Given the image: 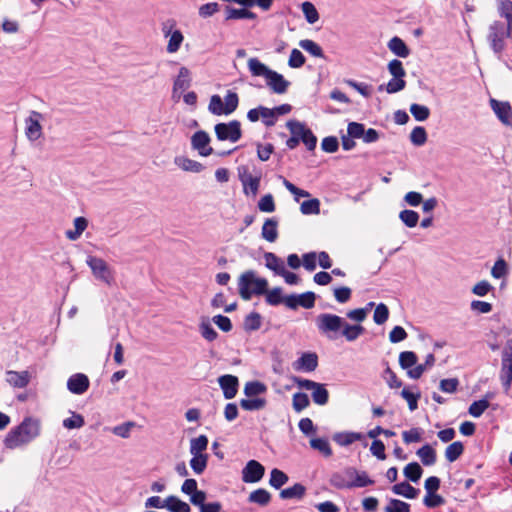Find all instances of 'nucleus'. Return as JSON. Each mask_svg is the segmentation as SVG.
Listing matches in <instances>:
<instances>
[{
	"label": "nucleus",
	"mask_w": 512,
	"mask_h": 512,
	"mask_svg": "<svg viewBox=\"0 0 512 512\" xmlns=\"http://www.w3.org/2000/svg\"><path fill=\"white\" fill-rule=\"evenodd\" d=\"M175 164L184 171L199 173L204 169V166L195 160L178 156L174 160Z\"/></svg>",
	"instance_id": "28"
},
{
	"label": "nucleus",
	"mask_w": 512,
	"mask_h": 512,
	"mask_svg": "<svg viewBox=\"0 0 512 512\" xmlns=\"http://www.w3.org/2000/svg\"><path fill=\"white\" fill-rule=\"evenodd\" d=\"M238 178L243 186L245 195L256 196L260 186V176H253L247 166L238 167Z\"/></svg>",
	"instance_id": "11"
},
{
	"label": "nucleus",
	"mask_w": 512,
	"mask_h": 512,
	"mask_svg": "<svg viewBox=\"0 0 512 512\" xmlns=\"http://www.w3.org/2000/svg\"><path fill=\"white\" fill-rule=\"evenodd\" d=\"M210 137L205 131H197L191 138L193 149L197 150L201 156H209L213 149L209 146Z\"/></svg>",
	"instance_id": "18"
},
{
	"label": "nucleus",
	"mask_w": 512,
	"mask_h": 512,
	"mask_svg": "<svg viewBox=\"0 0 512 512\" xmlns=\"http://www.w3.org/2000/svg\"><path fill=\"white\" fill-rule=\"evenodd\" d=\"M218 383L225 399H232L236 396L239 387V380L236 376L230 374L222 375L218 378Z\"/></svg>",
	"instance_id": "15"
},
{
	"label": "nucleus",
	"mask_w": 512,
	"mask_h": 512,
	"mask_svg": "<svg viewBox=\"0 0 512 512\" xmlns=\"http://www.w3.org/2000/svg\"><path fill=\"white\" fill-rule=\"evenodd\" d=\"M223 104L226 111V115H230L231 113H233L237 109L239 104V97L237 93L229 90L224 98Z\"/></svg>",
	"instance_id": "51"
},
{
	"label": "nucleus",
	"mask_w": 512,
	"mask_h": 512,
	"mask_svg": "<svg viewBox=\"0 0 512 512\" xmlns=\"http://www.w3.org/2000/svg\"><path fill=\"white\" fill-rule=\"evenodd\" d=\"M287 127L290 130L291 134L298 135L300 140L305 144L309 151L315 149L317 144V138L313 134V132L308 129L303 123L290 120L287 122Z\"/></svg>",
	"instance_id": "9"
},
{
	"label": "nucleus",
	"mask_w": 512,
	"mask_h": 512,
	"mask_svg": "<svg viewBox=\"0 0 512 512\" xmlns=\"http://www.w3.org/2000/svg\"><path fill=\"white\" fill-rule=\"evenodd\" d=\"M163 33L166 37L170 35L168 45H167V52L168 53L177 52L184 40L182 32L180 30H175L174 32H171V30H167L166 25H164Z\"/></svg>",
	"instance_id": "22"
},
{
	"label": "nucleus",
	"mask_w": 512,
	"mask_h": 512,
	"mask_svg": "<svg viewBox=\"0 0 512 512\" xmlns=\"http://www.w3.org/2000/svg\"><path fill=\"white\" fill-rule=\"evenodd\" d=\"M310 404L308 395L305 393H295L292 398V406L296 412H301L307 408Z\"/></svg>",
	"instance_id": "54"
},
{
	"label": "nucleus",
	"mask_w": 512,
	"mask_h": 512,
	"mask_svg": "<svg viewBox=\"0 0 512 512\" xmlns=\"http://www.w3.org/2000/svg\"><path fill=\"white\" fill-rule=\"evenodd\" d=\"M400 220L409 228H413L419 221V214L414 210L405 209L399 214Z\"/></svg>",
	"instance_id": "50"
},
{
	"label": "nucleus",
	"mask_w": 512,
	"mask_h": 512,
	"mask_svg": "<svg viewBox=\"0 0 512 512\" xmlns=\"http://www.w3.org/2000/svg\"><path fill=\"white\" fill-rule=\"evenodd\" d=\"M256 14L248 10L247 7L243 8H226V20H238V19H256Z\"/></svg>",
	"instance_id": "27"
},
{
	"label": "nucleus",
	"mask_w": 512,
	"mask_h": 512,
	"mask_svg": "<svg viewBox=\"0 0 512 512\" xmlns=\"http://www.w3.org/2000/svg\"><path fill=\"white\" fill-rule=\"evenodd\" d=\"M301 8L305 19L309 24H314L319 20V13L313 3L308 1L303 2Z\"/></svg>",
	"instance_id": "47"
},
{
	"label": "nucleus",
	"mask_w": 512,
	"mask_h": 512,
	"mask_svg": "<svg viewBox=\"0 0 512 512\" xmlns=\"http://www.w3.org/2000/svg\"><path fill=\"white\" fill-rule=\"evenodd\" d=\"M490 106L498 119L504 125H512V108L509 102L498 101L496 99H490Z\"/></svg>",
	"instance_id": "14"
},
{
	"label": "nucleus",
	"mask_w": 512,
	"mask_h": 512,
	"mask_svg": "<svg viewBox=\"0 0 512 512\" xmlns=\"http://www.w3.org/2000/svg\"><path fill=\"white\" fill-rule=\"evenodd\" d=\"M497 8L500 16L507 20L509 29H512V1L511 0H497Z\"/></svg>",
	"instance_id": "40"
},
{
	"label": "nucleus",
	"mask_w": 512,
	"mask_h": 512,
	"mask_svg": "<svg viewBox=\"0 0 512 512\" xmlns=\"http://www.w3.org/2000/svg\"><path fill=\"white\" fill-rule=\"evenodd\" d=\"M306 492V488L301 483H296L292 487L285 488L280 492L281 499H301Z\"/></svg>",
	"instance_id": "34"
},
{
	"label": "nucleus",
	"mask_w": 512,
	"mask_h": 512,
	"mask_svg": "<svg viewBox=\"0 0 512 512\" xmlns=\"http://www.w3.org/2000/svg\"><path fill=\"white\" fill-rule=\"evenodd\" d=\"M278 222L274 218L266 219L262 226L261 236L268 242H275L278 238Z\"/></svg>",
	"instance_id": "25"
},
{
	"label": "nucleus",
	"mask_w": 512,
	"mask_h": 512,
	"mask_svg": "<svg viewBox=\"0 0 512 512\" xmlns=\"http://www.w3.org/2000/svg\"><path fill=\"white\" fill-rule=\"evenodd\" d=\"M89 385V378L83 373L73 374L67 381L68 390L76 395L84 394L88 390Z\"/></svg>",
	"instance_id": "16"
},
{
	"label": "nucleus",
	"mask_w": 512,
	"mask_h": 512,
	"mask_svg": "<svg viewBox=\"0 0 512 512\" xmlns=\"http://www.w3.org/2000/svg\"><path fill=\"white\" fill-rule=\"evenodd\" d=\"M264 473L265 468L260 462L250 460L242 470V480L245 483H257L263 478Z\"/></svg>",
	"instance_id": "13"
},
{
	"label": "nucleus",
	"mask_w": 512,
	"mask_h": 512,
	"mask_svg": "<svg viewBox=\"0 0 512 512\" xmlns=\"http://www.w3.org/2000/svg\"><path fill=\"white\" fill-rule=\"evenodd\" d=\"M247 65L251 75L255 77H264L266 79L272 70L256 57L250 58Z\"/></svg>",
	"instance_id": "26"
},
{
	"label": "nucleus",
	"mask_w": 512,
	"mask_h": 512,
	"mask_svg": "<svg viewBox=\"0 0 512 512\" xmlns=\"http://www.w3.org/2000/svg\"><path fill=\"white\" fill-rule=\"evenodd\" d=\"M266 295V302L269 305L277 306L281 303H284L285 297L282 296V288L275 287L271 290H267L264 293Z\"/></svg>",
	"instance_id": "52"
},
{
	"label": "nucleus",
	"mask_w": 512,
	"mask_h": 512,
	"mask_svg": "<svg viewBox=\"0 0 512 512\" xmlns=\"http://www.w3.org/2000/svg\"><path fill=\"white\" fill-rule=\"evenodd\" d=\"M343 325L344 319L335 314L323 313L316 318L318 331L330 340L339 337Z\"/></svg>",
	"instance_id": "4"
},
{
	"label": "nucleus",
	"mask_w": 512,
	"mask_h": 512,
	"mask_svg": "<svg viewBox=\"0 0 512 512\" xmlns=\"http://www.w3.org/2000/svg\"><path fill=\"white\" fill-rule=\"evenodd\" d=\"M392 491L396 495L403 496L407 499H414L417 497V495L419 493L418 489L414 488L407 482H401V483L395 484L392 487Z\"/></svg>",
	"instance_id": "33"
},
{
	"label": "nucleus",
	"mask_w": 512,
	"mask_h": 512,
	"mask_svg": "<svg viewBox=\"0 0 512 512\" xmlns=\"http://www.w3.org/2000/svg\"><path fill=\"white\" fill-rule=\"evenodd\" d=\"M267 86L276 94H284L287 92L290 82L286 80L282 74L271 70L266 77Z\"/></svg>",
	"instance_id": "17"
},
{
	"label": "nucleus",
	"mask_w": 512,
	"mask_h": 512,
	"mask_svg": "<svg viewBox=\"0 0 512 512\" xmlns=\"http://www.w3.org/2000/svg\"><path fill=\"white\" fill-rule=\"evenodd\" d=\"M288 479V476L283 471L274 468L270 473L269 484L275 489H280L288 482Z\"/></svg>",
	"instance_id": "44"
},
{
	"label": "nucleus",
	"mask_w": 512,
	"mask_h": 512,
	"mask_svg": "<svg viewBox=\"0 0 512 512\" xmlns=\"http://www.w3.org/2000/svg\"><path fill=\"white\" fill-rule=\"evenodd\" d=\"M190 72L186 67H181L173 84L172 97L175 98L178 91L182 93L190 86Z\"/></svg>",
	"instance_id": "20"
},
{
	"label": "nucleus",
	"mask_w": 512,
	"mask_h": 512,
	"mask_svg": "<svg viewBox=\"0 0 512 512\" xmlns=\"http://www.w3.org/2000/svg\"><path fill=\"white\" fill-rule=\"evenodd\" d=\"M267 287L268 281L265 278L257 277L253 270L245 271L238 279L239 294L244 300H250L253 294H264Z\"/></svg>",
	"instance_id": "3"
},
{
	"label": "nucleus",
	"mask_w": 512,
	"mask_h": 512,
	"mask_svg": "<svg viewBox=\"0 0 512 512\" xmlns=\"http://www.w3.org/2000/svg\"><path fill=\"white\" fill-rule=\"evenodd\" d=\"M43 115L38 111H31L25 119V136L30 142H35L43 135L41 121Z\"/></svg>",
	"instance_id": "10"
},
{
	"label": "nucleus",
	"mask_w": 512,
	"mask_h": 512,
	"mask_svg": "<svg viewBox=\"0 0 512 512\" xmlns=\"http://www.w3.org/2000/svg\"><path fill=\"white\" fill-rule=\"evenodd\" d=\"M31 379V375L28 371H14L8 370L5 372L6 382L14 388H25Z\"/></svg>",
	"instance_id": "19"
},
{
	"label": "nucleus",
	"mask_w": 512,
	"mask_h": 512,
	"mask_svg": "<svg viewBox=\"0 0 512 512\" xmlns=\"http://www.w3.org/2000/svg\"><path fill=\"white\" fill-rule=\"evenodd\" d=\"M388 47L392 53L401 58H406L410 54V50L405 42L397 36L390 39L388 42Z\"/></svg>",
	"instance_id": "30"
},
{
	"label": "nucleus",
	"mask_w": 512,
	"mask_h": 512,
	"mask_svg": "<svg viewBox=\"0 0 512 512\" xmlns=\"http://www.w3.org/2000/svg\"><path fill=\"white\" fill-rule=\"evenodd\" d=\"M208 447V438L205 435L192 438L190 440L189 452L192 456L196 455H207L204 453Z\"/></svg>",
	"instance_id": "31"
},
{
	"label": "nucleus",
	"mask_w": 512,
	"mask_h": 512,
	"mask_svg": "<svg viewBox=\"0 0 512 512\" xmlns=\"http://www.w3.org/2000/svg\"><path fill=\"white\" fill-rule=\"evenodd\" d=\"M85 424L84 417L81 414L72 412V416L63 420V426L66 429H79Z\"/></svg>",
	"instance_id": "56"
},
{
	"label": "nucleus",
	"mask_w": 512,
	"mask_h": 512,
	"mask_svg": "<svg viewBox=\"0 0 512 512\" xmlns=\"http://www.w3.org/2000/svg\"><path fill=\"white\" fill-rule=\"evenodd\" d=\"M331 486L337 489H351L366 487L373 483L366 472H358L355 468H346L335 472L329 479Z\"/></svg>",
	"instance_id": "2"
},
{
	"label": "nucleus",
	"mask_w": 512,
	"mask_h": 512,
	"mask_svg": "<svg viewBox=\"0 0 512 512\" xmlns=\"http://www.w3.org/2000/svg\"><path fill=\"white\" fill-rule=\"evenodd\" d=\"M364 331L361 325H350L344 320V325L340 331V335L344 336L347 341L356 340Z\"/></svg>",
	"instance_id": "36"
},
{
	"label": "nucleus",
	"mask_w": 512,
	"mask_h": 512,
	"mask_svg": "<svg viewBox=\"0 0 512 512\" xmlns=\"http://www.w3.org/2000/svg\"><path fill=\"white\" fill-rule=\"evenodd\" d=\"M215 133L218 140H229L235 143L242 136L241 124L237 120L230 121L229 123H218L215 125Z\"/></svg>",
	"instance_id": "8"
},
{
	"label": "nucleus",
	"mask_w": 512,
	"mask_h": 512,
	"mask_svg": "<svg viewBox=\"0 0 512 512\" xmlns=\"http://www.w3.org/2000/svg\"><path fill=\"white\" fill-rule=\"evenodd\" d=\"M297 369H302L306 372L314 371L318 366V357L315 353H304L296 362Z\"/></svg>",
	"instance_id": "23"
},
{
	"label": "nucleus",
	"mask_w": 512,
	"mask_h": 512,
	"mask_svg": "<svg viewBox=\"0 0 512 512\" xmlns=\"http://www.w3.org/2000/svg\"><path fill=\"white\" fill-rule=\"evenodd\" d=\"M410 112L417 121H425L430 115V110L427 106L416 103L410 106Z\"/></svg>",
	"instance_id": "59"
},
{
	"label": "nucleus",
	"mask_w": 512,
	"mask_h": 512,
	"mask_svg": "<svg viewBox=\"0 0 512 512\" xmlns=\"http://www.w3.org/2000/svg\"><path fill=\"white\" fill-rule=\"evenodd\" d=\"M403 472L407 479L417 482L421 478L423 470L417 462H412L405 466Z\"/></svg>",
	"instance_id": "45"
},
{
	"label": "nucleus",
	"mask_w": 512,
	"mask_h": 512,
	"mask_svg": "<svg viewBox=\"0 0 512 512\" xmlns=\"http://www.w3.org/2000/svg\"><path fill=\"white\" fill-rule=\"evenodd\" d=\"M416 454L420 458L421 462L426 466H431L436 462V452L428 444L418 449Z\"/></svg>",
	"instance_id": "37"
},
{
	"label": "nucleus",
	"mask_w": 512,
	"mask_h": 512,
	"mask_svg": "<svg viewBox=\"0 0 512 512\" xmlns=\"http://www.w3.org/2000/svg\"><path fill=\"white\" fill-rule=\"evenodd\" d=\"M410 141L416 146H422L427 141V133L426 130L421 127H415L410 133Z\"/></svg>",
	"instance_id": "57"
},
{
	"label": "nucleus",
	"mask_w": 512,
	"mask_h": 512,
	"mask_svg": "<svg viewBox=\"0 0 512 512\" xmlns=\"http://www.w3.org/2000/svg\"><path fill=\"white\" fill-rule=\"evenodd\" d=\"M266 391H267L266 385L259 381L247 382L244 387V394L248 398H253L255 396L264 394Z\"/></svg>",
	"instance_id": "39"
},
{
	"label": "nucleus",
	"mask_w": 512,
	"mask_h": 512,
	"mask_svg": "<svg viewBox=\"0 0 512 512\" xmlns=\"http://www.w3.org/2000/svg\"><path fill=\"white\" fill-rule=\"evenodd\" d=\"M208 109L214 115H226L223 100L219 95H213L210 98Z\"/></svg>",
	"instance_id": "55"
},
{
	"label": "nucleus",
	"mask_w": 512,
	"mask_h": 512,
	"mask_svg": "<svg viewBox=\"0 0 512 512\" xmlns=\"http://www.w3.org/2000/svg\"><path fill=\"white\" fill-rule=\"evenodd\" d=\"M386 512H410V505L398 499H391L386 506Z\"/></svg>",
	"instance_id": "64"
},
{
	"label": "nucleus",
	"mask_w": 512,
	"mask_h": 512,
	"mask_svg": "<svg viewBox=\"0 0 512 512\" xmlns=\"http://www.w3.org/2000/svg\"><path fill=\"white\" fill-rule=\"evenodd\" d=\"M295 383L299 388L312 391V399L317 405H325L329 400V393L324 384L303 378H296Z\"/></svg>",
	"instance_id": "7"
},
{
	"label": "nucleus",
	"mask_w": 512,
	"mask_h": 512,
	"mask_svg": "<svg viewBox=\"0 0 512 512\" xmlns=\"http://www.w3.org/2000/svg\"><path fill=\"white\" fill-rule=\"evenodd\" d=\"M166 509L169 512H190L191 508L188 503L182 501L177 496L170 495L166 498Z\"/></svg>",
	"instance_id": "32"
},
{
	"label": "nucleus",
	"mask_w": 512,
	"mask_h": 512,
	"mask_svg": "<svg viewBox=\"0 0 512 512\" xmlns=\"http://www.w3.org/2000/svg\"><path fill=\"white\" fill-rule=\"evenodd\" d=\"M282 179V183L285 186V188L294 195V199L296 202L300 200V198H307L310 196V193L306 190L300 189L297 186H295L293 183L288 181L286 178L280 176Z\"/></svg>",
	"instance_id": "53"
},
{
	"label": "nucleus",
	"mask_w": 512,
	"mask_h": 512,
	"mask_svg": "<svg viewBox=\"0 0 512 512\" xmlns=\"http://www.w3.org/2000/svg\"><path fill=\"white\" fill-rule=\"evenodd\" d=\"M310 446L314 450L319 451L325 457H330L332 455V449L329 441L325 438H312L310 440Z\"/></svg>",
	"instance_id": "42"
},
{
	"label": "nucleus",
	"mask_w": 512,
	"mask_h": 512,
	"mask_svg": "<svg viewBox=\"0 0 512 512\" xmlns=\"http://www.w3.org/2000/svg\"><path fill=\"white\" fill-rule=\"evenodd\" d=\"M489 407V402L487 399H481V400H478V401H474L468 411H469V414L475 418H478L480 417L484 411Z\"/></svg>",
	"instance_id": "61"
},
{
	"label": "nucleus",
	"mask_w": 512,
	"mask_h": 512,
	"mask_svg": "<svg viewBox=\"0 0 512 512\" xmlns=\"http://www.w3.org/2000/svg\"><path fill=\"white\" fill-rule=\"evenodd\" d=\"M512 29H509V25L504 27V24L495 21L489 27L488 40L490 42V46L494 52L499 53L504 48V39L511 35Z\"/></svg>",
	"instance_id": "6"
},
{
	"label": "nucleus",
	"mask_w": 512,
	"mask_h": 512,
	"mask_svg": "<svg viewBox=\"0 0 512 512\" xmlns=\"http://www.w3.org/2000/svg\"><path fill=\"white\" fill-rule=\"evenodd\" d=\"M316 295L308 291L302 294H292L285 296L284 304L290 309H297L299 306L305 309H311L315 305Z\"/></svg>",
	"instance_id": "12"
},
{
	"label": "nucleus",
	"mask_w": 512,
	"mask_h": 512,
	"mask_svg": "<svg viewBox=\"0 0 512 512\" xmlns=\"http://www.w3.org/2000/svg\"><path fill=\"white\" fill-rule=\"evenodd\" d=\"M463 444L459 441L453 442L447 446L445 450V457L449 462L456 461L463 453Z\"/></svg>",
	"instance_id": "46"
},
{
	"label": "nucleus",
	"mask_w": 512,
	"mask_h": 512,
	"mask_svg": "<svg viewBox=\"0 0 512 512\" xmlns=\"http://www.w3.org/2000/svg\"><path fill=\"white\" fill-rule=\"evenodd\" d=\"M86 264L91 269L92 275L95 279L105 283L108 286L114 284V271L104 259L96 256H88Z\"/></svg>",
	"instance_id": "5"
},
{
	"label": "nucleus",
	"mask_w": 512,
	"mask_h": 512,
	"mask_svg": "<svg viewBox=\"0 0 512 512\" xmlns=\"http://www.w3.org/2000/svg\"><path fill=\"white\" fill-rule=\"evenodd\" d=\"M41 433V421L35 417H25L23 421L11 429L4 439L7 449H16L35 440Z\"/></svg>",
	"instance_id": "1"
},
{
	"label": "nucleus",
	"mask_w": 512,
	"mask_h": 512,
	"mask_svg": "<svg viewBox=\"0 0 512 512\" xmlns=\"http://www.w3.org/2000/svg\"><path fill=\"white\" fill-rule=\"evenodd\" d=\"M270 500L271 494L263 488L252 491L248 497L249 502L259 504L260 506L268 505Z\"/></svg>",
	"instance_id": "38"
},
{
	"label": "nucleus",
	"mask_w": 512,
	"mask_h": 512,
	"mask_svg": "<svg viewBox=\"0 0 512 512\" xmlns=\"http://www.w3.org/2000/svg\"><path fill=\"white\" fill-rule=\"evenodd\" d=\"M299 46L314 57H318V58L324 57L322 48L313 40H310V39L300 40Z\"/></svg>",
	"instance_id": "41"
},
{
	"label": "nucleus",
	"mask_w": 512,
	"mask_h": 512,
	"mask_svg": "<svg viewBox=\"0 0 512 512\" xmlns=\"http://www.w3.org/2000/svg\"><path fill=\"white\" fill-rule=\"evenodd\" d=\"M417 356L414 352L404 351L399 355V364L403 369H409L416 365Z\"/></svg>",
	"instance_id": "60"
},
{
	"label": "nucleus",
	"mask_w": 512,
	"mask_h": 512,
	"mask_svg": "<svg viewBox=\"0 0 512 512\" xmlns=\"http://www.w3.org/2000/svg\"><path fill=\"white\" fill-rule=\"evenodd\" d=\"M266 404L267 402L264 398H248L240 401V406L247 411L261 410Z\"/></svg>",
	"instance_id": "43"
},
{
	"label": "nucleus",
	"mask_w": 512,
	"mask_h": 512,
	"mask_svg": "<svg viewBox=\"0 0 512 512\" xmlns=\"http://www.w3.org/2000/svg\"><path fill=\"white\" fill-rule=\"evenodd\" d=\"M136 426V423L133 421H128L123 424L117 425L113 427L112 432L116 436L121 438H129L131 430Z\"/></svg>",
	"instance_id": "63"
},
{
	"label": "nucleus",
	"mask_w": 512,
	"mask_h": 512,
	"mask_svg": "<svg viewBox=\"0 0 512 512\" xmlns=\"http://www.w3.org/2000/svg\"><path fill=\"white\" fill-rule=\"evenodd\" d=\"M190 467L197 475L202 474L208 463V455H196L190 459Z\"/></svg>",
	"instance_id": "48"
},
{
	"label": "nucleus",
	"mask_w": 512,
	"mask_h": 512,
	"mask_svg": "<svg viewBox=\"0 0 512 512\" xmlns=\"http://www.w3.org/2000/svg\"><path fill=\"white\" fill-rule=\"evenodd\" d=\"M300 211L304 215H317L320 213V201L317 198L306 200L301 203Z\"/></svg>",
	"instance_id": "49"
},
{
	"label": "nucleus",
	"mask_w": 512,
	"mask_h": 512,
	"mask_svg": "<svg viewBox=\"0 0 512 512\" xmlns=\"http://www.w3.org/2000/svg\"><path fill=\"white\" fill-rule=\"evenodd\" d=\"M500 380L506 393L510 390L512 384V363L511 361H502Z\"/></svg>",
	"instance_id": "35"
},
{
	"label": "nucleus",
	"mask_w": 512,
	"mask_h": 512,
	"mask_svg": "<svg viewBox=\"0 0 512 512\" xmlns=\"http://www.w3.org/2000/svg\"><path fill=\"white\" fill-rule=\"evenodd\" d=\"M261 326V316L256 312H252L246 316L244 320V328L246 331H256Z\"/></svg>",
	"instance_id": "58"
},
{
	"label": "nucleus",
	"mask_w": 512,
	"mask_h": 512,
	"mask_svg": "<svg viewBox=\"0 0 512 512\" xmlns=\"http://www.w3.org/2000/svg\"><path fill=\"white\" fill-rule=\"evenodd\" d=\"M399 395L407 402L410 411H415L418 408L421 393L417 387H404Z\"/></svg>",
	"instance_id": "21"
},
{
	"label": "nucleus",
	"mask_w": 512,
	"mask_h": 512,
	"mask_svg": "<svg viewBox=\"0 0 512 512\" xmlns=\"http://www.w3.org/2000/svg\"><path fill=\"white\" fill-rule=\"evenodd\" d=\"M265 265L268 269L272 270L275 274L281 275L285 270L284 261L272 252L264 254Z\"/></svg>",
	"instance_id": "24"
},
{
	"label": "nucleus",
	"mask_w": 512,
	"mask_h": 512,
	"mask_svg": "<svg viewBox=\"0 0 512 512\" xmlns=\"http://www.w3.org/2000/svg\"><path fill=\"white\" fill-rule=\"evenodd\" d=\"M87 226L88 220L85 217H76L74 219V230H67L65 232L66 238L71 241L78 240Z\"/></svg>",
	"instance_id": "29"
},
{
	"label": "nucleus",
	"mask_w": 512,
	"mask_h": 512,
	"mask_svg": "<svg viewBox=\"0 0 512 512\" xmlns=\"http://www.w3.org/2000/svg\"><path fill=\"white\" fill-rule=\"evenodd\" d=\"M508 273V266L503 258H499L491 269V275L495 279H500Z\"/></svg>",
	"instance_id": "62"
}]
</instances>
